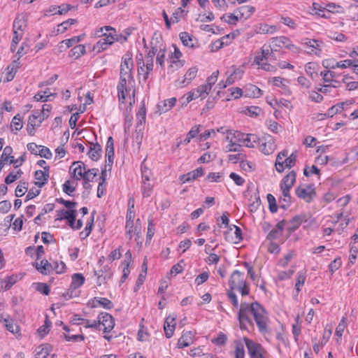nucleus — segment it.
I'll use <instances>...</instances> for the list:
<instances>
[{"mask_svg": "<svg viewBox=\"0 0 358 358\" xmlns=\"http://www.w3.org/2000/svg\"><path fill=\"white\" fill-rule=\"evenodd\" d=\"M250 315H253L259 331L262 334L268 333V324L269 322L268 313L257 301L252 302L251 303H248L246 302H242L241 303L238 313V319L241 329H247L248 324L252 326L253 324L250 317Z\"/></svg>", "mask_w": 358, "mask_h": 358, "instance_id": "1", "label": "nucleus"}, {"mask_svg": "<svg viewBox=\"0 0 358 358\" xmlns=\"http://www.w3.org/2000/svg\"><path fill=\"white\" fill-rule=\"evenodd\" d=\"M96 37L101 38L94 45L93 50L99 53L108 48L115 41H118L121 35L117 34L116 30L110 26H104L94 31Z\"/></svg>", "mask_w": 358, "mask_h": 358, "instance_id": "2", "label": "nucleus"}, {"mask_svg": "<svg viewBox=\"0 0 358 358\" xmlns=\"http://www.w3.org/2000/svg\"><path fill=\"white\" fill-rule=\"evenodd\" d=\"M229 285L230 289L240 292L242 296L248 295L250 292V287L244 278V273L238 270H235L231 275Z\"/></svg>", "mask_w": 358, "mask_h": 358, "instance_id": "3", "label": "nucleus"}, {"mask_svg": "<svg viewBox=\"0 0 358 358\" xmlns=\"http://www.w3.org/2000/svg\"><path fill=\"white\" fill-rule=\"evenodd\" d=\"M287 150H282L276 157L275 167L278 173H282L285 169H291L296 162L297 154L292 152L289 156Z\"/></svg>", "mask_w": 358, "mask_h": 358, "instance_id": "4", "label": "nucleus"}, {"mask_svg": "<svg viewBox=\"0 0 358 358\" xmlns=\"http://www.w3.org/2000/svg\"><path fill=\"white\" fill-rule=\"evenodd\" d=\"M117 96L120 103V108L123 109V107H126V114L125 118L126 120H129L131 121L132 117L130 115V113L131 111V106L135 103V90H134L131 94L129 95V105L126 106L125 103L127 101V96L128 93L131 91V88L126 89H120L117 88Z\"/></svg>", "mask_w": 358, "mask_h": 358, "instance_id": "5", "label": "nucleus"}, {"mask_svg": "<svg viewBox=\"0 0 358 358\" xmlns=\"http://www.w3.org/2000/svg\"><path fill=\"white\" fill-rule=\"evenodd\" d=\"M159 39H160V35L155 33L150 41L151 50L148 52L145 56V67L146 69V73L144 77L145 79L148 78V75L153 69L154 57L157 53V43H158Z\"/></svg>", "mask_w": 358, "mask_h": 358, "instance_id": "6", "label": "nucleus"}, {"mask_svg": "<svg viewBox=\"0 0 358 358\" xmlns=\"http://www.w3.org/2000/svg\"><path fill=\"white\" fill-rule=\"evenodd\" d=\"M210 91L209 87L206 86L204 84L199 85L197 88L187 94V96L185 100L182 102V105H186L192 100L198 98H206Z\"/></svg>", "mask_w": 358, "mask_h": 358, "instance_id": "7", "label": "nucleus"}, {"mask_svg": "<svg viewBox=\"0 0 358 358\" xmlns=\"http://www.w3.org/2000/svg\"><path fill=\"white\" fill-rule=\"evenodd\" d=\"M296 196L307 203H310L316 196L313 185L299 186L296 189Z\"/></svg>", "mask_w": 358, "mask_h": 358, "instance_id": "8", "label": "nucleus"}, {"mask_svg": "<svg viewBox=\"0 0 358 358\" xmlns=\"http://www.w3.org/2000/svg\"><path fill=\"white\" fill-rule=\"evenodd\" d=\"M245 344L248 348L250 358H264V350L259 343H255L252 340L244 338Z\"/></svg>", "mask_w": 358, "mask_h": 358, "instance_id": "9", "label": "nucleus"}, {"mask_svg": "<svg viewBox=\"0 0 358 358\" xmlns=\"http://www.w3.org/2000/svg\"><path fill=\"white\" fill-rule=\"evenodd\" d=\"M45 119V115H43V117H42L41 113H40V111H34V113L29 116L28 120V123L27 126V131L28 134L31 136L34 135L35 129L36 127H38Z\"/></svg>", "mask_w": 358, "mask_h": 358, "instance_id": "10", "label": "nucleus"}, {"mask_svg": "<svg viewBox=\"0 0 358 358\" xmlns=\"http://www.w3.org/2000/svg\"><path fill=\"white\" fill-rule=\"evenodd\" d=\"M271 44L275 51H277L278 48H281L282 47L292 51L298 49L297 47L292 43L289 38L283 36L272 38Z\"/></svg>", "mask_w": 358, "mask_h": 358, "instance_id": "11", "label": "nucleus"}, {"mask_svg": "<svg viewBox=\"0 0 358 358\" xmlns=\"http://www.w3.org/2000/svg\"><path fill=\"white\" fill-rule=\"evenodd\" d=\"M224 236L227 242L238 243L242 239V231L240 227L233 225L224 232Z\"/></svg>", "mask_w": 358, "mask_h": 358, "instance_id": "12", "label": "nucleus"}, {"mask_svg": "<svg viewBox=\"0 0 358 358\" xmlns=\"http://www.w3.org/2000/svg\"><path fill=\"white\" fill-rule=\"evenodd\" d=\"M99 323V330H101L103 327V331L105 333L110 332L114 327L115 322L111 315L108 313H101L98 316Z\"/></svg>", "mask_w": 358, "mask_h": 358, "instance_id": "13", "label": "nucleus"}, {"mask_svg": "<svg viewBox=\"0 0 358 358\" xmlns=\"http://www.w3.org/2000/svg\"><path fill=\"white\" fill-rule=\"evenodd\" d=\"M182 53L178 48H175L174 52L171 54L170 57L171 64L169 66L168 72L173 73L175 71L178 70L184 65V62L180 60Z\"/></svg>", "mask_w": 358, "mask_h": 358, "instance_id": "14", "label": "nucleus"}, {"mask_svg": "<svg viewBox=\"0 0 358 358\" xmlns=\"http://www.w3.org/2000/svg\"><path fill=\"white\" fill-rule=\"evenodd\" d=\"M301 43L308 49V53L314 54L317 56L320 55L322 52L320 48L322 44L321 41L315 39L305 38Z\"/></svg>", "mask_w": 358, "mask_h": 358, "instance_id": "15", "label": "nucleus"}, {"mask_svg": "<svg viewBox=\"0 0 358 358\" xmlns=\"http://www.w3.org/2000/svg\"><path fill=\"white\" fill-rule=\"evenodd\" d=\"M134 68V62L132 59V55L131 52H127L123 57L120 66V73L124 76H131V71Z\"/></svg>", "mask_w": 358, "mask_h": 358, "instance_id": "16", "label": "nucleus"}, {"mask_svg": "<svg viewBox=\"0 0 358 358\" xmlns=\"http://www.w3.org/2000/svg\"><path fill=\"white\" fill-rule=\"evenodd\" d=\"M310 216L306 214H300L294 217L289 222L287 229L289 234H292L296 230L302 223L306 222Z\"/></svg>", "mask_w": 358, "mask_h": 358, "instance_id": "17", "label": "nucleus"}, {"mask_svg": "<svg viewBox=\"0 0 358 358\" xmlns=\"http://www.w3.org/2000/svg\"><path fill=\"white\" fill-rule=\"evenodd\" d=\"M49 166H45L44 171L38 170L36 171L34 173V178L36 179L35 185L38 187H42L46 184L49 178Z\"/></svg>", "mask_w": 358, "mask_h": 358, "instance_id": "18", "label": "nucleus"}, {"mask_svg": "<svg viewBox=\"0 0 358 358\" xmlns=\"http://www.w3.org/2000/svg\"><path fill=\"white\" fill-rule=\"evenodd\" d=\"M275 145L272 136H268L264 138V141L259 145V150L264 155H268L272 154L275 150Z\"/></svg>", "mask_w": 358, "mask_h": 358, "instance_id": "19", "label": "nucleus"}, {"mask_svg": "<svg viewBox=\"0 0 358 358\" xmlns=\"http://www.w3.org/2000/svg\"><path fill=\"white\" fill-rule=\"evenodd\" d=\"M245 136V134L242 133L238 131H227V141H229V143H232L234 145H238L239 146H243V137Z\"/></svg>", "mask_w": 358, "mask_h": 358, "instance_id": "20", "label": "nucleus"}, {"mask_svg": "<svg viewBox=\"0 0 358 358\" xmlns=\"http://www.w3.org/2000/svg\"><path fill=\"white\" fill-rule=\"evenodd\" d=\"M243 74V71L239 69H236L233 73L227 78L225 82L221 81L218 83L220 89H224L228 85L233 84L235 80L241 79Z\"/></svg>", "mask_w": 358, "mask_h": 358, "instance_id": "21", "label": "nucleus"}, {"mask_svg": "<svg viewBox=\"0 0 358 358\" xmlns=\"http://www.w3.org/2000/svg\"><path fill=\"white\" fill-rule=\"evenodd\" d=\"M94 274L97 276V284L99 285L106 283L112 275L110 270L107 266H103L99 271H94Z\"/></svg>", "mask_w": 358, "mask_h": 358, "instance_id": "22", "label": "nucleus"}, {"mask_svg": "<svg viewBox=\"0 0 358 358\" xmlns=\"http://www.w3.org/2000/svg\"><path fill=\"white\" fill-rule=\"evenodd\" d=\"M176 98L172 97L161 101L157 104V109L160 114L169 111L176 103Z\"/></svg>", "mask_w": 358, "mask_h": 358, "instance_id": "23", "label": "nucleus"}, {"mask_svg": "<svg viewBox=\"0 0 358 358\" xmlns=\"http://www.w3.org/2000/svg\"><path fill=\"white\" fill-rule=\"evenodd\" d=\"M194 341V333L191 331L183 332L181 337L178 339V347L179 348H184L189 346Z\"/></svg>", "mask_w": 358, "mask_h": 358, "instance_id": "24", "label": "nucleus"}, {"mask_svg": "<svg viewBox=\"0 0 358 358\" xmlns=\"http://www.w3.org/2000/svg\"><path fill=\"white\" fill-rule=\"evenodd\" d=\"M203 175V169L201 167H199L196 169L184 174L180 177V181L182 183L189 182L196 180L199 177Z\"/></svg>", "mask_w": 358, "mask_h": 358, "instance_id": "25", "label": "nucleus"}, {"mask_svg": "<svg viewBox=\"0 0 358 358\" xmlns=\"http://www.w3.org/2000/svg\"><path fill=\"white\" fill-rule=\"evenodd\" d=\"M176 317L169 315L166 318L164 329L165 332V335L166 338H171L174 332L175 327H176Z\"/></svg>", "mask_w": 358, "mask_h": 358, "instance_id": "26", "label": "nucleus"}, {"mask_svg": "<svg viewBox=\"0 0 358 358\" xmlns=\"http://www.w3.org/2000/svg\"><path fill=\"white\" fill-rule=\"evenodd\" d=\"M35 268L42 274L48 275L53 271V265L46 259L41 260L39 263H34Z\"/></svg>", "mask_w": 358, "mask_h": 358, "instance_id": "27", "label": "nucleus"}, {"mask_svg": "<svg viewBox=\"0 0 358 358\" xmlns=\"http://www.w3.org/2000/svg\"><path fill=\"white\" fill-rule=\"evenodd\" d=\"M90 303L92 308L101 306L109 310L111 309L113 306L111 301L106 298L102 297H94Z\"/></svg>", "mask_w": 358, "mask_h": 358, "instance_id": "28", "label": "nucleus"}, {"mask_svg": "<svg viewBox=\"0 0 358 358\" xmlns=\"http://www.w3.org/2000/svg\"><path fill=\"white\" fill-rule=\"evenodd\" d=\"M286 223L287 222L285 220L279 222L276 224L275 227L268 233V234L267 235V239L272 241L279 238L282 233V231L285 227Z\"/></svg>", "mask_w": 358, "mask_h": 358, "instance_id": "29", "label": "nucleus"}, {"mask_svg": "<svg viewBox=\"0 0 358 358\" xmlns=\"http://www.w3.org/2000/svg\"><path fill=\"white\" fill-rule=\"evenodd\" d=\"M19 277L17 275H12L7 276L4 279H0V289L7 291L11 288L18 280Z\"/></svg>", "mask_w": 358, "mask_h": 358, "instance_id": "30", "label": "nucleus"}, {"mask_svg": "<svg viewBox=\"0 0 358 358\" xmlns=\"http://www.w3.org/2000/svg\"><path fill=\"white\" fill-rule=\"evenodd\" d=\"M157 57H156V62L159 64L162 67L164 66V58L166 53V48L163 45L162 41V37L160 36V39H159L158 43H157Z\"/></svg>", "mask_w": 358, "mask_h": 358, "instance_id": "31", "label": "nucleus"}, {"mask_svg": "<svg viewBox=\"0 0 358 358\" xmlns=\"http://www.w3.org/2000/svg\"><path fill=\"white\" fill-rule=\"evenodd\" d=\"M295 181L296 173L295 171H292L283 178L280 184V188H287L290 189L294 185Z\"/></svg>", "mask_w": 358, "mask_h": 358, "instance_id": "32", "label": "nucleus"}, {"mask_svg": "<svg viewBox=\"0 0 358 358\" xmlns=\"http://www.w3.org/2000/svg\"><path fill=\"white\" fill-rule=\"evenodd\" d=\"M255 8L252 6H242L239 7L236 13L240 16V20L249 18L255 12Z\"/></svg>", "mask_w": 358, "mask_h": 358, "instance_id": "33", "label": "nucleus"}, {"mask_svg": "<svg viewBox=\"0 0 358 358\" xmlns=\"http://www.w3.org/2000/svg\"><path fill=\"white\" fill-rule=\"evenodd\" d=\"M101 146L99 143H91L87 155L91 159L97 161L101 156Z\"/></svg>", "mask_w": 358, "mask_h": 358, "instance_id": "34", "label": "nucleus"}, {"mask_svg": "<svg viewBox=\"0 0 358 358\" xmlns=\"http://www.w3.org/2000/svg\"><path fill=\"white\" fill-rule=\"evenodd\" d=\"M73 169V176L77 180H80V179H83L84 172L83 170H85V164L82 162H74L71 168Z\"/></svg>", "mask_w": 358, "mask_h": 358, "instance_id": "35", "label": "nucleus"}, {"mask_svg": "<svg viewBox=\"0 0 358 358\" xmlns=\"http://www.w3.org/2000/svg\"><path fill=\"white\" fill-rule=\"evenodd\" d=\"M134 83V80L133 79L132 76L129 75H123L120 73V82L117 85V88L120 89H126V88H132L133 87V83Z\"/></svg>", "mask_w": 358, "mask_h": 358, "instance_id": "36", "label": "nucleus"}, {"mask_svg": "<svg viewBox=\"0 0 358 358\" xmlns=\"http://www.w3.org/2000/svg\"><path fill=\"white\" fill-rule=\"evenodd\" d=\"M355 62H358V59L351 60V59H345L343 61L337 62L335 64H328L327 66L324 65V62L323 65L324 67L328 68L330 67L331 69L341 68V69H346L350 66H354Z\"/></svg>", "mask_w": 358, "mask_h": 358, "instance_id": "37", "label": "nucleus"}, {"mask_svg": "<svg viewBox=\"0 0 358 358\" xmlns=\"http://www.w3.org/2000/svg\"><path fill=\"white\" fill-rule=\"evenodd\" d=\"M52 348L48 344H43L36 349L35 358H46L51 352Z\"/></svg>", "mask_w": 358, "mask_h": 358, "instance_id": "38", "label": "nucleus"}, {"mask_svg": "<svg viewBox=\"0 0 358 358\" xmlns=\"http://www.w3.org/2000/svg\"><path fill=\"white\" fill-rule=\"evenodd\" d=\"M197 72L198 69L196 66L189 68L185 73L184 79L181 81L180 84L186 85L190 83V82L196 76Z\"/></svg>", "mask_w": 358, "mask_h": 358, "instance_id": "39", "label": "nucleus"}, {"mask_svg": "<svg viewBox=\"0 0 358 358\" xmlns=\"http://www.w3.org/2000/svg\"><path fill=\"white\" fill-rule=\"evenodd\" d=\"M277 31L278 28L275 25L259 24L257 27V32L262 34H273Z\"/></svg>", "mask_w": 358, "mask_h": 358, "instance_id": "40", "label": "nucleus"}, {"mask_svg": "<svg viewBox=\"0 0 358 358\" xmlns=\"http://www.w3.org/2000/svg\"><path fill=\"white\" fill-rule=\"evenodd\" d=\"M26 27V22L24 16H17L13 24V31H19L24 33V28Z\"/></svg>", "mask_w": 358, "mask_h": 358, "instance_id": "41", "label": "nucleus"}, {"mask_svg": "<svg viewBox=\"0 0 358 358\" xmlns=\"http://www.w3.org/2000/svg\"><path fill=\"white\" fill-rule=\"evenodd\" d=\"M246 96L259 97L262 95V91L254 85H249L245 90Z\"/></svg>", "mask_w": 358, "mask_h": 358, "instance_id": "42", "label": "nucleus"}, {"mask_svg": "<svg viewBox=\"0 0 358 358\" xmlns=\"http://www.w3.org/2000/svg\"><path fill=\"white\" fill-rule=\"evenodd\" d=\"M258 140V137L255 134H245V136L243 137V145L248 148H254Z\"/></svg>", "mask_w": 358, "mask_h": 358, "instance_id": "43", "label": "nucleus"}, {"mask_svg": "<svg viewBox=\"0 0 358 358\" xmlns=\"http://www.w3.org/2000/svg\"><path fill=\"white\" fill-rule=\"evenodd\" d=\"M86 52L84 45H78L73 47L69 52V57L78 59Z\"/></svg>", "mask_w": 358, "mask_h": 358, "instance_id": "44", "label": "nucleus"}, {"mask_svg": "<svg viewBox=\"0 0 358 358\" xmlns=\"http://www.w3.org/2000/svg\"><path fill=\"white\" fill-rule=\"evenodd\" d=\"M283 197L280 199V202L283 203L280 204V207L286 209L291 203V196L289 194L290 189L285 188H280Z\"/></svg>", "mask_w": 358, "mask_h": 358, "instance_id": "45", "label": "nucleus"}, {"mask_svg": "<svg viewBox=\"0 0 358 358\" xmlns=\"http://www.w3.org/2000/svg\"><path fill=\"white\" fill-rule=\"evenodd\" d=\"M71 278V287L73 289L80 287L85 282V277L81 273H74Z\"/></svg>", "mask_w": 358, "mask_h": 358, "instance_id": "46", "label": "nucleus"}, {"mask_svg": "<svg viewBox=\"0 0 358 358\" xmlns=\"http://www.w3.org/2000/svg\"><path fill=\"white\" fill-rule=\"evenodd\" d=\"M20 66V62L15 60L12 64L11 65H10L8 67V73H6V80L7 81H10L12 80L14 77H15V75L17 72V69L19 68Z\"/></svg>", "mask_w": 358, "mask_h": 358, "instance_id": "47", "label": "nucleus"}, {"mask_svg": "<svg viewBox=\"0 0 358 358\" xmlns=\"http://www.w3.org/2000/svg\"><path fill=\"white\" fill-rule=\"evenodd\" d=\"M235 358H245V348L242 341L238 340L235 341Z\"/></svg>", "mask_w": 358, "mask_h": 358, "instance_id": "48", "label": "nucleus"}, {"mask_svg": "<svg viewBox=\"0 0 358 358\" xmlns=\"http://www.w3.org/2000/svg\"><path fill=\"white\" fill-rule=\"evenodd\" d=\"M153 185L150 182H142L141 192L143 197H148L152 192Z\"/></svg>", "mask_w": 358, "mask_h": 358, "instance_id": "49", "label": "nucleus"}, {"mask_svg": "<svg viewBox=\"0 0 358 358\" xmlns=\"http://www.w3.org/2000/svg\"><path fill=\"white\" fill-rule=\"evenodd\" d=\"M98 172V169H91L87 171H85L83 180L85 181V183L87 184V182L92 181L93 179L97 176Z\"/></svg>", "mask_w": 358, "mask_h": 358, "instance_id": "50", "label": "nucleus"}, {"mask_svg": "<svg viewBox=\"0 0 358 358\" xmlns=\"http://www.w3.org/2000/svg\"><path fill=\"white\" fill-rule=\"evenodd\" d=\"M319 68L320 66L318 64L315 62H308L306 64L305 71L308 76L313 77V74L317 73Z\"/></svg>", "mask_w": 358, "mask_h": 358, "instance_id": "51", "label": "nucleus"}, {"mask_svg": "<svg viewBox=\"0 0 358 358\" xmlns=\"http://www.w3.org/2000/svg\"><path fill=\"white\" fill-rule=\"evenodd\" d=\"M114 157V142L113 137H108L106 147V157Z\"/></svg>", "mask_w": 358, "mask_h": 358, "instance_id": "52", "label": "nucleus"}, {"mask_svg": "<svg viewBox=\"0 0 358 358\" xmlns=\"http://www.w3.org/2000/svg\"><path fill=\"white\" fill-rule=\"evenodd\" d=\"M185 10H183L181 7L178 8L174 13H173L171 20L172 23L178 22L182 18L185 17Z\"/></svg>", "mask_w": 358, "mask_h": 358, "instance_id": "53", "label": "nucleus"}, {"mask_svg": "<svg viewBox=\"0 0 358 358\" xmlns=\"http://www.w3.org/2000/svg\"><path fill=\"white\" fill-rule=\"evenodd\" d=\"M5 327L8 331L13 334L19 332V327L12 320H4Z\"/></svg>", "mask_w": 358, "mask_h": 358, "instance_id": "54", "label": "nucleus"}, {"mask_svg": "<svg viewBox=\"0 0 358 358\" xmlns=\"http://www.w3.org/2000/svg\"><path fill=\"white\" fill-rule=\"evenodd\" d=\"M113 157H106V165H105V167L103 169H102L101 171V180H103V181H105L106 180V171H110L111 170V168H112V166H113Z\"/></svg>", "mask_w": 358, "mask_h": 358, "instance_id": "55", "label": "nucleus"}, {"mask_svg": "<svg viewBox=\"0 0 358 358\" xmlns=\"http://www.w3.org/2000/svg\"><path fill=\"white\" fill-rule=\"evenodd\" d=\"M10 127L12 130L20 131L22 127L23 123L20 117V115H16L12 120Z\"/></svg>", "mask_w": 358, "mask_h": 358, "instance_id": "56", "label": "nucleus"}, {"mask_svg": "<svg viewBox=\"0 0 358 358\" xmlns=\"http://www.w3.org/2000/svg\"><path fill=\"white\" fill-rule=\"evenodd\" d=\"M306 280V272H299L297 273L296 282L295 284V289L299 292L304 285Z\"/></svg>", "mask_w": 358, "mask_h": 358, "instance_id": "57", "label": "nucleus"}, {"mask_svg": "<svg viewBox=\"0 0 358 358\" xmlns=\"http://www.w3.org/2000/svg\"><path fill=\"white\" fill-rule=\"evenodd\" d=\"M245 157L246 155L244 153L238 152L237 154L229 155L228 156V160L229 162L234 164L237 163L238 162H240V163H241L243 160L245 159Z\"/></svg>", "mask_w": 358, "mask_h": 358, "instance_id": "58", "label": "nucleus"}, {"mask_svg": "<svg viewBox=\"0 0 358 358\" xmlns=\"http://www.w3.org/2000/svg\"><path fill=\"white\" fill-rule=\"evenodd\" d=\"M267 201L268 203V208L272 213H275L278 210L275 198L271 194H267Z\"/></svg>", "mask_w": 358, "mask_h": 358, "instance_id": "59", "label": "nucleus"}, {"mask_svg": "<svg viewBox=\"0 0 358 358\" xmlns=\"http://www.w3.org/2000/svg\"><path fill=\"white\" fill-rule=\"evenodd\" d=\"M126 234L129 236V239H131L134 234L138 233L137 229H134V221H126Z\"/></svg>", "mask_w": 358, "mask_h": 358, "instance_id": "60", "label": "nucleus"}, {"mask_svg": "<svg viewBox=\"0 0 358 358\" xmlns=\"http://www.w3.org/2000/svg\"><path fill=\"white\" fill-rule=\"evenodd\" d=\"M22 174V171L21 170H18L16 173L11 172L6 177L5 182L6 184H10L17 180Z\"/></svg>", "mask_w": 358, "mask_h": 358, "instance_id": "61", "label": "nucleus"}, {"mask_svg": "<svg viewBox=\"0 0 358 358\" xmlns=\"http://www.w3.org/2000/svg\"><path fill=\"white\" fill-rule=\"evenodd\" d=\"M76 22L74 19H69L58 25L57 32L64 33L71 25Z\"/></svg>", "mask_w": 358, "mask_h": 358, "instance_id": "62", "label": "nucleus"}, {"mask_svg": "<svg viewBox=\"0 0 358 358\" xmlns=\"http://www.w3.org/2000/svg\"><path fill=\"white\" fill-rule=\"evenodd\" d=\"M219 75V71L217 70L214 71L210 76H209L206 80V83L204 84L206 86L209 87V90H211V88L213 85L216 83L217 80Z\"/></svg>", "mask_w": 358, "mask_h": 358, "instance_id": "63", "label": "nucleus"}, {"mask_svg": "<svg viewBox=\"0 0 358 358\" xmlns=\"http://www.w3.org/2000/svg\"><path fill=\"white\" fill-rule=\"evenodd\" d=\"M75 210H61L57 211V220H68L69 218H71V215L73 213Z\"/></svg>", "mask_w": 358, "mask_h": 358, "instance_id": "64", "label": "nucleus"}]
</instances>
